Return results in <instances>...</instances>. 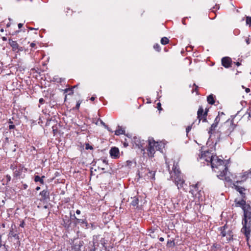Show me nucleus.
Returning <instances> with one entry per match:
<instances>
[{
    "instance_id": "obj_45",
    "label": "nucleus",
    "mask_w": 251,
    "mask_h": 251,
    "mask_svg": "<svg viewBox=\"0 0 251 251\" xmlns=\"http://www.w3.org/2000/svg\"><path fill=\"white\" fill-rule=\"evenodd\" d=\"M218 244H213V245L212 246V247L216 248H217V247H218Z\"/></svg>"
},
{
    "instance_id": "obj_7",
    "label": "nucleus",
    "mask_w": 251,
    "mask_h": 251,
    "mask_svg": "<svg viewBox=\"0 0 251 251\" xmlns=\"http://www.w3.org/2000/svg\"><path fill=\"white\" fill-rule=\"evenodd\" d=\"M207 111L204 112L203 107L201 106H199L197 112V118L199 120L198 124L200 123L201 120H202V122H206L207 121Z\"/></svg>"
},
{
    "instance_id": "obj_21",
    "label": "nucleus",
    "mask_w": 251,
    "mask_h": 251,
    "mask_svg": "<svg viewBox=\"0 0 251 251\" xmlns=\"http://www.w3.org/2000/svg\"><path fill=\"white\" fill-rule=\"evenodd\" d=\"M45 176H43L42 177H40L39 176H35L34 177V181L35 182H40L41 184H44V180L43 178H44Z\"/></svg>"
},
{
    "instance_id": "obj_30",
    "label": "nucleus",
    "mask_w": 251,
    "mask_h": 251,
    "mask_svg": "<svg viewBox=\"0 0 251 251\" xmlns=\"http://www.w3.org/2000/svg\"><path fill=\"white\" fill-rule=\"evenodd\" d=\"M220 121V117L219 116V115H218L215 119V120H214V124H216V125H218L219 122Z\"/></svg>"
},
{
    "instance_id": "obj_44",
    "label": "nucleus",
    "mask_w": 251,
    "mask_h": 251,
    "mask_svg": "<svg viewBox=\"0 0 251 251\" xmlns=\"http://www.w3.org/2000/svg\"><path fill=\"white\" fill-rule=\"evenodd\" d=\"M159 241H161V242H163V241H164V238H163V237H160V238H159Z\"/></svg>"
},
{
    "instance_id": "obj_52",
    "label": "nucleus",
    "mask_w": 251,
    "mask_h": 251,
    "mask_svg": "<svg viewBox=\"0 0 251 251\" xmlns=\"http://www.w3.org/2000/svg\"><path fill=\"white\" fill-rule=\"evenodd\" d=\"M236 64L237 66H239L241 65V64L239 62L236 63Z\"/></svg>"
},
{
    "instance_id": "obj_39",
    "label": "nucleus",
    "mask_w": 251,
    "mask_h": 251,
    "mask_svg": "<svg viewBox=\"0 0 251 251\" xmlns=\"http://www.w3.org/2000/svg\"><path fill=\"white\" fill-rule=\"evenodd\" d=\"M157 108L158 109V110H161V103L160 102H158L157 104Z\"/></svg>"
},
{
    "instance_id": "obj_17",
    "label": "nucleus",
    "mask_w": 251,
    "mask_h": 251,
    "mask_svg": "<svg viewBox=\"0 0 251 251\" xmlns=\"http://www.w3.org/2000/svg\"><path fill=\"white\" fill-rule=\"evenodd\" d=\"M83 246V242L79 241V243L77 244V243H75L73 246V248L75 250V251H78L80 250V248L81 247Z\"/></svg>"
},
{
    "instance_id": "obj_4",
    "label": "nucleus",
    "mask_w": 251,
    "mask_h": 251,
    "mask_svg": "<svg viewBox=\"0 0 251 251\" xmlns=\"http://www.w3.org/2000/svg\"><path fill=\"white\" fill-rule=\"evenodd\" d=\"M243 209L244 212V218L242 222V224L243 225V227H242V228L241 229V231L245 234V235H246V236L247 237H248V236L250 234V230L249 228L247 227V218L249 219L251 218V211H249L248 210H246L244 207L243 208Z\"/></svg>"
},
{
    "instance_id": "obj_24",
    "label": "nucleus",
    "mask_w": 251,
    "mask_h": 251,
    "mask_svg": "<svg viewBox=\"0 0 251 251\" xmlns=\"http://www.w3.org/2000/svg\"><path fill=\"white\" fill-rule=\"evenodd\" d=\"M169 39L167 37H163L161 39V43L162 45H166L169 43Z\"/></svg>"
},
{
    "instance_id": "obj_22",
    "label": "nucleus",
    "mask_w": 251,
    "mask_h": 251,
    "mask_svg": "<svg viewBox=\"0 0 251 251\" xmlns=\"http://www.w3.org/2000/svg\"><path fill=\"white\" fill-rule=\"evenodd\" d=\"M217 125L216 124H212L211 126V127L209 129V130L208 131V133L210 134H211L212 133V131L215 130L216 127L217 126Z\"/></svg>"
},
{
    "instance_id": "obj_15",
    "label": "nucleus",
    "mask_w": 251,
    "mask_h": 251,
    "mask_svg": "<svg viewBox=\"0 0 251 251\" xmlns=\"http://www.w3.org/2000/svg\"><path fill=\"white\" fill-rule=\"evenodd\" d=\"M132 142L135 144V146L138 148H141L142 147L141 141L139 138L134 137L132 139Z\"/></svg>"
},
{
    "instance_id": "obj_14",
    "label": "nucleus",
    "mask_w": 251,
    "mask_h": 251,
    "mask_svg": "<svg viewBox=\"0 0 251 251\" xmlns=\"http://www.w3.org/2000/svg\"><path fill=\"white\" fill-rule=\"evenodd\" d=\"M239 182H240L239 181H236L233 183V186L237 191L239 192L241 194H243V192L245 191V189L238 185Z\"/></svg>"
},
{
    "instance_id": "obj_28",
    "label": "nucleus",
    "mask_w": 251,
    "mask_h": 251,
    "mask_svg": "<svg viewBox=\"0 0 251 251\" xmlns=\"http://www.w3.org/2000/svg\"><path fill=\"white\" fill-rule=\"evenodd\" d=\"M246 23L251 26V17L248 16L246 17Z\"/></svg>"
},
{
    "instance_id": "obj_13",
    "label": "nucleus",
    "mask_w": 251,
    "mask_h": 251,
    "mask_svg": "<svg viewBox=\"0 0 251 251\" xmlns=\"http://www.w3.org/2000/svg\"><path fill=\"white\" fill-rule=\"evenodd\" d=\"M41 197V201L46 200L49 197V192L47 190H44L40 193Z\"/></svg>"
},
{
    "instance_id": "obj_29",
    "label": "nucleus",
    "mask_w": 251,
    "mask_h": 251,
    "mask_svg": "<svg viewBox=\"0 0 251 251\" xmlns=\"http://www.w3.org/2000/svg\"><path fill=\"white\" fill-rule=\"evenodd\" d=\"M153 48L154 50H157V51H159L160 50V46L158 44H156L153 46Z\"/></svg>"
},
{
    "instance_id": "obj_5",
    "label": "nucleus",
    "mask_w": 251,
    "mask_h": 251,
    "mask_svg": "<svg viewBox=\"0 0 251 251\" xmlns=\"http://www.w3.org/2000/svg\"><path fill=\"white\" fill-rule=\"evenodd\" d=\"M155 171H151L148 168H144L142 169L140 173H139L140 177H144L145 179H155Z\"/></svg>"
},
{
    "instance_id": "obj_46",
    "label": "nucleus",
    "mask_w": 251,
    "mask_h": 251,
    "mask_svg": "<svg viewBox=\"0 0 251 251\" xmlns=\"http://www.w3.org/2000/svg\"><path fill=\"white\" fill-rule=\"evenodd\" d=\"M245 91L247 92V93H249L250 92V89L249 88H246V90H245Z\"/></svg>"
},
{
    "instance_id": "obj_34",
    "label": "nucleus",
    "mask_w": 251,
    "mask_h": 251,
    "mask_svg": "<svg viewBox=\"0 0 251 251\" xmlns=\"http://www.w3.org/2000/svg\"><path fill=\"white\" fill-rule=\"evenodd\" d=\"M81 103V101H78L77 102V103L76 104V106H75V108L76 109H78L79 108V106H80V105Z\"/></svg>"
},
{
    "instance_id": "obj_55",
    "label": "nucleus",
    "mask_w": 251,
    "mask_h": 251,
    "mask_svg": "<svg viewBox=\"0 0 251 251\" xmlns=\"http://www.w3.org/2000/svg\"><path fill=\"white\" fill-rule=\"evenodd\" d=\"M182 23H183V25H185V23L184 22V19L182 20Z\"/></svg>"
},
{
    "instance_id": "obj_35",
    "label": "nucleus",
    "mask_w": 251,
    "mask_h": 251,
    "mask_svg": "<svg viewBox=\"0 0 251 251\" xmlns=\"http://www.w3.org/2000/svg\"><path fill=\"white\" fill-rule=\"evenodd\" d=\"M100 241L103 247H104V245L105 244L104 238H101Z\"/></svg>"
},
{
    "instance_id": "obj_40",
    "label": "nucleus",
    "mask_w": 251,
    "mask_h": 251,
    "mask_svg": "<svg viewBox=\"0 0 251 251\" xmlns=\"http://www.w3.org/2000/svg\"><path fill=\"white\" fill-rule=\"evenodd\" d=\"M23 24L22 23H19L18 25L19 28H21L23 26Z\"/></svg>"
},
{
    "instance_id": "obj_6",
    "label": "nucleus",
    "mask_w": 251,
    "mask_h": 251,
    "mask_svg": "<svg viewBox=\"0 0 251 251\" xmlns=\"http://www.w3.org/2000/svg\"><path fill=\"white\" fill-rule=\"evenodd\" d=\"M227 226L225 225L224 226L220 227L221 235L222 237H226V241L228 242L232 240L233 234L231 230L228 229Z\"/></svg>"
},
{
    "instance_id": "obj_23",
    "label": "nucleus",
    "mask_w": 251,
    "mask_h": 251,
    "mask_svg": "<svg viewBox=\"0 0 251 251\" xmlns=\"http://www.w3.org/2000/svg\"><path fill=\"white\" fill-rule=\"evenodd\" d=\"M138 202H139L138 199L136 197H134L133 200L131 201V204H132V205L135 206L138 205Z\"/></svg>"
},
{
    "instance_id": "obj_8",
    "label": "nucleus",
    "mask_w": 251,
    "mask_h": 251,
    "mask_svg": "<svg viewBox=\"0 0 251 251\" xmlns=\"http://www.w3.org/2000/svg\"><path fill=\"white\" fill-rule=\"evenodd\" d=\"M9 44L12 47V50L14 51L18 52L23 50V48L20 47L18 44L15 41H13L11 39H9Z\"/></svg>"
},
{
    "instance_id": "obj_41",
    "label": "nucleus",
    "mask_w": 251,
    "mask_h": 251,
    "mask_svg": "<svg viewBox=\"0 0 251 251\" xmlns=\"http://www.w3.org/2000/svg\"><path fill=\"white\" fill-rule=\"evenodd\" d=\"M6 178H7V180H8V181H10L11 179V177L9 175L6 176Z\"/></svg>"
},
{
    "instance_id": "obj_27",
    "label": "nucleus",
    "mask_w": 251,
    "mask_h": 251,
    "mask_svg": "<svg viewBox=\"0 0 251 251\" xmlns=\"http://www.w3.org/2000/svg\"><path fill=\"white\" fill-rule=\"evenodd\" d=\"M9 235L10 236H12L15 238H18V235L14 233L13 230H11L9 232Z\"/></svg>"
},
{
    "instance_id": "obj_20",
    "label": "nucleus",
    "mask_w": 251,
    "mask_h": 251,
    "mask_svg": "<svg viewBox=\"0 0 251 251\" xmlns=\"http://www.w3.org/2000/svg\"><path fill=\"white\" fill-rule=\"evenodd\" d=\"M75 223L76 224H85L86 226H87L88 224L85 220L77 219L75 217Z\"/></svg>"
},
{
    "instance_id": "obj_18",
    "label": "nucleus",
    "mask_w": 251,
    "mask_h": 251,
    "mask_svg": "<svg viewBox=\"0 0 251 251\" xmlns=\"http://www.w3.org/2000/svg\"><path fill=\"white\" fill-rule=\"evenodd\" d=\"M118 129L115 131V134L116 135H119L120 134H124L125 131L122 128L121 126H118Z\"/></svg>"
},
{
    "instance_id": "obj_12",
    "label": "nucleus",
    "mask_w": 251,
    "mask_h": 251,
    "mask_svg": "<svg viewBox=\"0 0 251 251\" xmlns=\"http://www.w3.org/2000/svg\"><path fill=\"white\" fill-rule=\"evenodd\" d=\"M26 168H25L23 166H20L18 169H16L14 172V175L16 176H20L22 175V172L24 171V172H26Z\"/></svg>"
},
{
    "instance_id": "obj_16",
    "label": "nucleus",
    "mask_w": 251,
    "mask_h": 251,
    "mask_svg": "<svg viewBox=\"0 0 251 251\" xmlns=\"http://www.w3.org/2000/svg\"><path fill=\"white\" fill-rule=\"evenodd\" d=\"M249 174H251V169L248 171L244 172L243 174L240 176V177L241 178V180L239 181L242 182L245 180L247 178L248 175Z\"/></svg>"
},
{
    "instance_id": "obj_10",
    "label": "nucleus",
    "mask_w": 251,
    "mask_h": 251,
    "mask_svg": "<svg viewBox=\"0 0 251 251\" xmlns=\"http://www.w3.org/2000/svg\"><path fill=\"white\" fill-rule=\"evenodd\" d=\"M231 63V58L228 57H224L222 59V64L225 68H229Z\"/></svg>"
},
{
    "instance_id": "obj_56",
    "label": "nucleus",
    "mask_w": 251,
    "mask_h": 251,
    "mask_svg": "<svg viewBox=\"0 0 251 251\" xmlns=\"http://www.w3.org/2000/svg\"><path fill=\"white\" fill-rule=\"evenodd\" d=\"M20 226H22V227H23L24 226V223H23L22 224H21L20 225Z\"/></svg>"
},
{
    "instance_id": "obj_1",
    "label": "nucleus",
    "mask_w": 251,
    "mask_h": 251,
    "mask_svg": "<svg viewBox=\"0 0 251 251\" xmlns=\"http://www.w3.org/2000/svg\"><path fill=\"white\" fill-rule=\"evenodd\" d=\"M211 165L213 171L218 174L217 176L220 179L225 180L227 182L231 181L230 173L228 172L227 166L225 164L223 160L215 155Z\"/></svg>"
},
{
    "instance_id": "obj_57",
    "label": "nucleus",
    "mask_w": 251,
    "mask_h": 251,
    "mask_svg": "<svg viewBox=\"0 0 251 251\" xmlns=\"http://www.w3.org/2000/svg\"><path fill=\"white\" fill-rule=\"evenodd\" d=\"M26 187H27V185H25L24 188L25 189Z\"/></svg>"
},
{
    "instance_id": "obj_2",
    "label": "nucleus",
    "mask_w": 251,
    "mask_h": 251,
    "mask_svg": "<svg viewBox=\"0 0 251 251\" xmlns=\"http://www.w3.org/2000/svg\"><path fill=\"white\" fill-rule=\"evenodd\" d=\"M177 167V164H174L172 171L170 170L169 166H168V168L171 175V179L177 186L178 189H179L183 187V184L185 181Z\"/></svg>"
},
{
    "instance_id": "obj_33",
    "label": "nucleus",
    "mask_w": 251,
    "mask_h": 251,
    "mask_svg": "<svg viewBox=\"0 0 251 251\" xmlns=\"http://www.w3.org/2000/svg\"><path fill=\"white\" fill-rule=\"evenodd\" d=\"M194 85L195 86V89H193L192 90V92L193 93L194 92H196L197 94H198V86H197L195 84H194Z\"/></svg>"
},
{
    "instance_id": "obj_60",
    "label": "nucleus",
    "mask_w": 251,
    "mask_h": 251,
    "mask_svg": "<svg viewBox=\"0 0 251 251\" xmlns=\"http://www.w3.org/2000/svg\"><path fill=\"white\" fill-rule=\"evenodd\" d=\"M0 30H1V31H3V29H1Z\"/></svg>"
},
{
    "instance_id": "obj_3",
    "label": "nucleus",
    "mask_w": 251,
    "mask_h": 251,
    "mask_svg": "<svg viewBox=\"0 0 251 251\" xmlns=\"http://www.w3.org/2000/svg\"><path fill=\"white\" fill-rule=\"evenodd\" d=\"M148 142V154L150 157H152L155 152V151L160 149L159 143L158 142H155L153 138H149Z\"/></svg>"
},
{
    "instance_id": "obj_62",
    "label": "nucleus",
    "mask_w": 251,
    "mask_h": 251,
    "mask_svg": "<svg viewBox=\"0 0 251 251\" xmlns=\"http://www.w3.org/2000/svg\"><path fill=\"white\" fill-rule=\"evenodd\" d=\"M18 1H19L20 0H17Z\"/></svg>"
},
{
    "instance_id": "obj_11",
    "label": "nucleus",
    "mask_w": 251,
    "mask_h": 251,
    "mask_svg": "<svg viewBox=\"0 0 251 251\" xmlns=\"http://www.w3.org/2000/svg\"><path fill=\"white\" fill-rule=\"evenodd\" d=\"M110 154L112 158H117L119 155V150L118 148L112 147L110 150Z\"/></svg>"
},
{
    "instance_id": "obj_37",
    "label": "nucleus",
    "mask_w": 251,
    "mask_h": 251,
    "mask_svg": "<svg viewBox=\"0 0 251 251\" xmlns=\"http://www.w3.org/2000/svg\"><path fill=\"white\" fill-rule=\"evenodd\" d=\"M39 101L40 103L43 104L45 100L43 98H40L39 99Z\"/></svg>"
},
{
    "instance_id": "obj_43",
    "label": "nucleus",
    "mask_w": 251,
    "mask_h": 251,
    "mask_svg": "<svg viewBox=\"0 0 251 251\" xmlns=\"http://www.w3.org/2000/svg\"><path fill=\"white\" fill-rule=\"evenodd\" d=\"M35 43H31L30 44V47H31V48H33V47H35Z\"/></svg>"
},
{
    "instance_id": "obj_26",
    "label": "nucleus",
    "mask_w": 251,
    "mask_h": 251,
    "mask_svg": "<svg viewBox=\"0 0 251 251\" xmlns=\"http://www.w3.org/2000/svg\"><path fill=\"white\" fill-rule=\"evenodd\" d=\"M246 204V202L244 200H241L240 201H238L236 203L237 206H244Z\"/></svg>"
},
{
    "instance_id": "obj_53",
    "label": "nucleus",
    "mask_w": 251,
    "mask_h": 251,
    "mask_svg": "<svg viewBox=\"0 0 251 251\" xmlns=\"http://www.w3.org/2000/svg\"><path fill=\"white\" fill-rule=\"evenodd\" d=\"M29 29L31 30H34V29H35L34 28H33V27H29Z\"/></svg>"
},
{
    "instance_id": "obj_32",
    "label": "nucleus",
    "mask_w": 251,
    "mask_h": 251,
    "mask_svg": "<svg viewBox=\"0 0 251 251\" xmlns=\"http://www.w3.org/2000/svg\"><path fill=\"white\" fill-rule=\"evenodd\" d=\"M167 245L168 246H174L175 245V243L173 241L169 240L167 242Z\"/></svg>"
},
{
    "instance_id": "obj_63",
    "label": "nucleus",
    "mask_w": 251,
    "mask_h": 251,
    "mask_svg": "<svg viewBox=\"0 0 251 251\" xmlns=\"http://www.w3.org/2000/svg\"><path fill=\"white\" fill-rule=\"evenodd\" d=\"M95 251V250L94 249V251Z\"/></svg>"
},
{
    "instance_id": "obj_49",
    "label": "nucleus",
    "mask_w": 251,
    "mask_h": 251,
    "mask_svg": "<svg viewBox=\"0 0 251 251\" xmlns=\"http://www.w3.org/2000/svg\"><path fill=\"white\" fill-rule=\"evenodd\" d=\"M102 162L104 163H105L106 164H107V161L105 160V159H103Z\"/></svg>"
},
{
    "instance_id": "obj_58",
    "label": "nucleus",
    "mask_w": 251,
    "mask_h": 251,
    "mask_svg": "<svg viewBox=\"0 0 251 251\" xmlns=\"http://www.w3.org/2000/svg\"><path fill=\"white\" fill-rule=\"evenodd\" d=\"M9 123H12V122H11V120H10Z\"/></svg>"
},
{
    "instance_id": "obj_61",
    "label": "nucleus",
    "mask_w": 251,
    "mask_h": 251,
    "mask_svg": "<svg viewBox=\"0 0 251 251\" xmlns=\"http://www.w3.org/2000/svg\"><path fill=\"white\" fill-rule=\"evenodd\" d=\"M231 126H232V127L233 128V125H231Z\"/></svg>"
},
{
    "instance_id": "obj_48",
    "label": "nucleus",
    "mask_w": 251,
    "mask_h": 251,
    "mask_svg": "<svg viewBox=\"0 0 251 251\" xmlns=\"http://www.w3.org/2000/svg\"><path fill=\"white\" fill-rule=\"evenodd\" d=\"M2 39L3 41H5L7 40V38L5 37H2Z\"/></svg>"
},
{
    "instance_id": "obj_19",
    "label": "nucleus",
    "mask_w": 251,
    "mask_h": 251,
    "mask_svg": "<svg viewBox=\"0 0 251 251\" xmlns=\"http://www.w3.org/2000/svg\"><path fill=\"white\" fill-rule=\"evenodd\" d=\"M207 101L208 103L213 104L215 102L214 97L213 95H209L207 98Z\"/></svg>"
},
{
    "instance_id": "obj_47",
    "label": "nucleus",
    "mask_w": 251,
    "mask_h": 251,
    "mask_svg": "<svg viewBox=\"0 0 251 251\" xmlns=\"http://www.w3.org/2000/svg\"><path fill=\"white\" fill-rule=\"evenodd\" d=\"M76 213L77 214H80V211L79 210H78V209H77V210L76 211Z\"/></svg>"
},
{
    "instance_id": "obj_42",
    "label": "nucleus",
    "mask_w": 251,
    "mask_h": 251,
    "mask_svg": "<svg viewBox=\"0 0 251 251\" xmlns=\"http://www.w3.org/2000/svg\"><path fill=\"white\" fill-rule=\"evenodd\" d=\"M86 149H93V148L91 146H89V145L88 144V145H87L86 147Z\"/></svg>"
},
{
    "instance_id": "obj_36",
    "label": "nucleus",
    "mask_w": 251,
    "mask_h": 251,
    "mask_svg": "<svg viewBox=\"0 0 251 251\" xmlns=\"http://www.w3.org/2000/svg\"><path fill=\"white\" fill-rule=\"evenodd\" d=\"M100 124L104 126V127L107 129L108 128V126L101 120H100Z\"/></svg>"
},
{
    "instance_id": "obj_9",
    "label": "nucleus",
    "mask_w": 251,
    "mask_h": 251,
    "mask_svg": "<svg viewBox=\"0 0 251 251\" xmlns=\"http://www.w3.org/2000/svg\"><path fill=\"white\" fill-rule=\"evenodd\" d=\"M215 156V155H213L211 152L206 151L201 154V158L204 159L206 162L211 163Z\"/></svg>"
},
{
    "instance_id": "obj_31",
    "label": "nucleus",
    "mask_w": 251,
    "mask_h": 251,
    "mask_svg": "<svg viewBox=\"0 0 251 251\" xmlns=\"http://www.w3.org/2000/svg\"><path fill=\"white\" fill-rule=\"evenodd\" d=\"M194 124V123H193L191 126H187V127L186 129V131L187 134H188V132L191 130L192 126Z\"/></svg>"
},
{
    "instance_id": "obj_50",
    "label": "nucleus",
    "mask_w": 251,
    "mask_h": 251,
    "mask_svg": "<svg viewBox=\"0 0 251 251\" xmlns=\"http://www.w3.org/2000/svg\"><path fill=\"white\" fill-rule=\"evenodd\" d=\"M94 100H95V98L94 97H92L90 99V100H92V101Z\"/></svg>"
},
{
    "instance_id": "obj_59",
    "label": "nucleus",
    "mask_w": 251,
    "mask_h": 251,
    "mask_svg": "<svg viewBox=\"0 0 251 251\" xmlns=\"http://www.w3.org/2000/svg\"><path fill=\"white\" fill-rule=\"evenodd\" d=\"M208 109H205V111H207L208 112Z\"/></svg>"
},
{
    "instance_id": "obj_51",
    "label": "nucleus",
    "mask_w": 251,
    "mask_h": 251,
    "mask_svg": "<svg viewBox=\"0 0 251 251\" xmlns=\"http://www.w3.org/2000/svg\"><path fill=\"white\" fill-rule=\"evenodd\" d=\"M40 189V187H39V186H38V187H37L36 188V190L37 191H38V190H39Z\"/></svg>"
},
{
    "instance_id": "obj_25",
    "label": "nucleus",
    "mask_w": 251,
    "mask_h": 251,
    "mask_svg": "<svg viewBox=\"0 0 251 251\" xmlns=\"http://www.w3.org/2000/svg\"><path fill=\"white\" fill-rule=\"evenodd\" d=\"M77 85H75L73 87H72V88L71 89H66L65 90V92H69L68 94L69 95H72L73 94V89L76 87Z\"/></svg>"
},
{
    "instance_id": "obj_54",
    "label": "nucleus",
    "mask_w": 251,
    "mask_h": 251,
    "mask_svg": "<svg viewBox=\"0 0 251 251\" xmlns=\"http://www.w3.org/2000/svg\"><path fill=\"white\" fill-rule=\"evenodd\" d=\"M246 42H247V43L248 44H249L250 43L249 40V39L247 40H246Z\"/></svg>"
},
{
    "instance_id": "obj_38",
    "label": "nucleus",
    "mask_w": 251,
    "mask_h": 251,
    "mask_svg": "<svg viewBox=\"0 0 251 251\" xmlns=\"http://www.w3.org/2000/svg\"><path fill=\"white\" fill-rule=\"evenodd\" d=\"M15 126L14 125H10L9 126V129H14L15 128Z\"/></svg>"
}]
</instances>
